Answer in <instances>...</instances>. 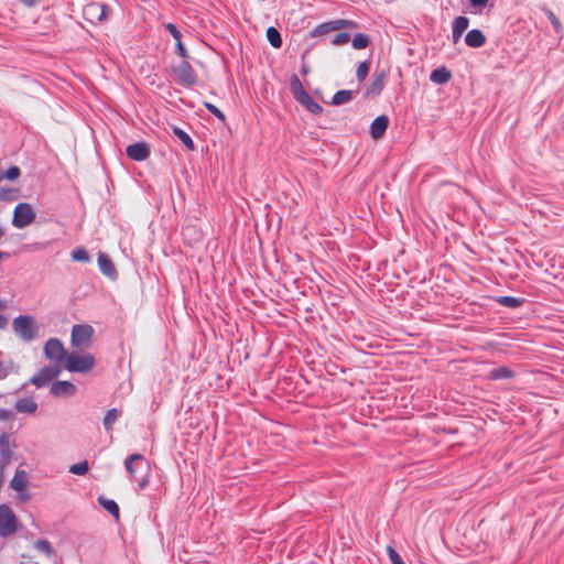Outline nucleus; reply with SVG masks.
Returning <instances> with one entry per match:
<instances>
[{
  "instance_id": "45",
  "label": "nucleus",
  "mask_w": 564,
  "mask_h": 564,
  "mask_svg": "<svg viewBox=\"0 0 564 564\" xmlns=\"http://www.w3.org/2000/svg\"><path fill=\"white\" fill-rule=\"evenodd\" d=\"M14 417V413L9 409H0V422L9 421Z\"/></svg>"
},
{
  "instance_id": "15",
  "label": "nucleus",
  "mask_w": 564,
  "mask_h": 564,
  "mask_svg": "<svg viewBox=\"0 0 564 564\" xmlns=\"http://www.w3.org/2000/svg\"><path fill=\"white\" fill-rule=\"evenodd\" d=\"M389 118L386 115L378 116L370 124L369 133L372 139L382 138L388 129Z\"/></svg>"
},
{
  "instance_id": "25",
  "label": "nucleus",
  "mask_w": 564,
  "mask_h": 564,
  "mask_svg": "<svg viewBox=\"0 0 564 564\" xmlns=\"http://www.w3.org/2000/svg\"><path fill=\"white\" fill-rule=\"evenodd\" d=\"M120 414L121 412L116 408H112L106 412L102 420V425L107 432L112 431L113 424L118 421Z\"/></svg>"
},
{
  "instance_id": "14",
  "label": "nucleus",
  "mask_w": 564,
  "mask_h": 564,
  "mask_svg": "<svg viewBox=\"0 0 564 564\" xmlns=\"http://www.w3.org/2000/svg\"><path fill=\"white\" fill-rule=\"evenodd\" d=\"M14 455V451L10 443V435L6 432L0 434V459L2 465H8Z\"/></svg>"
},
{
  "instance_id": "40",
  "label": "nucleus",
  "mask_w": 564,
  "mask_h": 564,
  "mask_svg": "<svg viewBox=\"0 0 564 564\" xmlns=\"http://www.w3.org/2000/svg\"><path fill=\"white\" fill-rule=\"evenodd\" d=\"M387 553L392 564H405L400 554L392 546L387 547Z\"/></svg>"
},
{
  "instance_id": "10",
  "label": "nucleus",
  "mask_w": 564,
  "mask_h": 564,
  "mask_svg": "<svg viewBox=\"0 0 564 564\" xmlns=\"http://www.w3.org/2000/svg\"><path fill=\"white\" fill-rule=\"evenodd\" d=\"M44 355L50 360L63 361L68 354L58 338H50L44 345Z\"/></svg>"
},
{
  "instance_id": "41",
  "label": "nucleus",
  "mask_w": 564,
  "mask_h": 564,
  "mask_svg": "<svg viewBox=\"0 0 564 564\" xmlns=\"http://www.w3.org/2000/svg\"><path fill=\"white\" fill-rule=\"evenodd\" d=\"M350 39V35L349 33L347 32H340V33H337L334 39L332 40V44L333 45H344L346 44Z\"/></svg>"
},
{
  "instance_id": "19",
  "label": "nucleus",
  "mask_w": 564,
  "mask_h": 564,
  "mask_svg": "<svg viewBox=\"0 0 564 564\" xmlns=\"http://www.w3.org/2000/svg\"><path fill=\"white\" fill-rule=\"evenodd\" d=\"M340 23H337L335 22V20H330V21H327V22H323L318 25H316L311 32H310V35L312 37H317V36H322V35H325L332 31H337V30H340Z\"/></svg>"
},
{
  "instance_id": "24",
  "label": "nucleus",
  "mask_w": 564,
  "mask_h": 564,
  "mask_svg": "<svg viewBox=\"0 0 564 564\" xmlns=\"http://www.w3.org/2000/svg\"><path fill=\"white\" fill-rule=\"evenodd\" d=\"M98 503L106 511H108L112 517H115L116 519H119L120 509H119L118 503L115 500L100 496V497H98Z\"/></svg>"
},
{
  "instance_id": "8",
  "label": "nucleus",
  "mask_w": 564,
  "mask_h": 564,
  "mask_svg": "<svg viewBox=\"0 0 564 564\" xmlns=\"http://www.w3.org/2000/svg\"><path fill=\"white\" fill-rule=\"evenodd\" d=\"M172 73L177 82L185 87H192L197 83V75L187 61H182L178 65L173 66Z\"/></svg>"
},
{
  "instance_id": "32",
  "label": "nucleus",
  "mask_w": 564,
  "mask_h": 564,
  "mask_svg": "<svg viewBox=\"0 0 564 564\" xmlns=\"http://www.w3.org/2000/svg\"><path fill=\"white\" fill-rule=\"evenodd\" d=\"M34 547L44 553L47 557H51L53 556L54 554V550H53V546L52 544L50 543V541L45 540V539H40L37 540L35 543H34Z\"/></svg>"
},
{
  "instance_id": "35",
  "label": "nucleus",
  "mask_w": 564,
  "mask_h": 564,
  "mask_svg": "<svg viewBox=\"0 0 564 564\" xmlns=\"http://www.w3.org/2000/svg\"><path fill=\"white\" fill-rule=\"evenodd\" d=\"M545 15L547 17L549 21L551 22L554 31L560 34L563 30L561 21L554 14V12L550 9H544Z\"/></svg>"
},
{
  "instance_id": "47",
  "label": "nucleus",
  "mask_w": 564,
  "mask_h": 564,
  "mask_svg": "<svg viewBox=\"0 0 564 564\" xmlns=\"http://www.w3.org/2000/svg\"><path fill=\"white\" fill-rule=\"evenodd\" d=\"M463 36V33L458 32V30H455L452 28V41L454 44H457Z\"/></svg>"
},
{
  "instance_id": "33",
  "label": "nucleus",
  "mask_w": 564,
  "mask_h": 564,
  "mask_svg": "<svg viewBox=\"0 0 564 564\" xmlns=\"http://www.w3.org/2000/svg\"><path fill=\"white\" fill-rule=\"evenodd\" d=\"M469 26V19L465 15L456 17L453 20L452 28L455 30H458V32L463 33L468 29Z\"/></svg>"
},
{
  "instance_id": "46",
  "label": "nucleus",
  "mask_w": 564,
  "mask_h": 564,
  "mask_svg": "<svg viewBox=\"0 0 564 564\" xmlns=\"http://www.w3.org/2000/svg\"><path fill=\"white\" fill-rule=\"evenodd\" d=\"M335 22L337 23H340V29H344V28H352L356 25V23L354 21H350V20H344V19H336Z\"/></svg>"
},
{
  "instance_id": "20",
  "label": "nucleus",
  "mask_w": 564,
  "mask_h": 564,
  "mask_svg": "<svg viewBox=\"0 0 564 564\" xmlns=\"http://www.w3.org/2000/svg\"><path fill=\"white\" fill-rule=\"evenodd\" d=\"M18 369L19 367L15 366L12 359L6 357V355L0 350V380L6 379L11 372H17Z\"/></svg>"
},
{
  "instance_id": "23",
  "label": "nucleus",
  "mask_w": 564,
  "mask_h": 564,
  "mask_svg": "<svg viewBox=\"0 0 564 564\" xmlns=\"http://www.w3.org/2000/svg\"><path fill=\"white\" fill-rule=\"evenodd\" d=\"M514 372L506 366L496 367L488 373L490 380H507L514 378Z\"/></svg>"
},
{
  "instance_id": "27",
  "label": "nucleus",
  "mask_w": 564,
  "mask_h": 564,
  "mask_svg": "<svg viewBox=\"0 0 564 564\" xmlns=\"http://www.w3.org/2000/svg\"><path fill=\"white\" fill-rule=\"evenodd\" d=\"M524 299L522 297H514V296H499L496 299V302L502 306L509 307V308H518L524 303Z\"/></svg>"
},
{
  "instance_id": "30",
  "label": "nucleus",
  "mask_w": 564,
  "mask_h": 564,
  "mask_svg": "<svg viewBox=\"0 0 564 564\" xmlns=\"http://www.w3.org/2000/svg\"><path fill=\"white\" fill-rule=\"evenodd\" d=\"M87 11L89 13H96L98 11L97 20L101 22L107 18L109 8L106 4L91 3L87 7Z\"/></svg>"
},
{
  "instance_id": "4",
  "label": "nucleus",
  "mask_w": 564,
  "mask_h": 564,
  "mask_svg": "<svg viewBox=\"0 0 564 564\" xmlns=\"http://www.w3.org/2000/svg\"><path fill=\"white\" fill-rule=\"evenodd\" d=\"M96 365L95 357L90 354L79 355L70 352L65 360V368L70 372L88 373Z\"/></svg>"
},
{
  "instance_id": "9",
  "label": "nucleus",
  "mask_w": 564,
  "mask_h": 564,
  "mask_svg": "<svg viewBox=\"0 0 564 564\" xmlns=\"http://www.w3.org/2000/svg\"><path fill=\"white\" fill-rule=\"evenodd\" d=\"M59 373L61 369L58 366H45L31 377L30 383L40 389L47 386L52 380L57 378Z\"/></svg>"
},
{
  "instance_id": "6",
  "label": "nucleus",
  "mask_w": 564,
  "mask_h": 564,
  "mask_svg": "<svg viewBox=\"0 0 564 564\" xmlns=\"http://www.w3.org/2000/svg\"><path fill=\"white\" fill-rule=\"evenodd\" d=\"M94 336V328L88 324H76L72 328V346L76 348H86L90 345Z\"/></svg>"
},
{
  "instance_id": "29",
  "label": "nucleus",
  "mask_w": 564,
  "mask_h": 564,
  "mask_svg": "<svg viewBox=\"0 0 564 564\" xmlns=\"http://www.w3.org/2000/svg\"><path fill=\"white\" fill-rule=\"evenodd\" d=\"M354 91L348 89H341L334 94L332 98L333 106H340L345 102H348L352 99Z\"/></svg>"
},
{
  "instance_id": "50",
  "label": "nucleus",
  "mask_w": 564,
  "mask_h": 564,
  "mask_svg": "<svg viewBox=\"0 0 564 564\" xmlns=\"http://www.w3.org/2000/svg\"><path fill=\"white\" fill-rule=\"evenodd\" d=\"M301 73L304 74V75L308 73V66L306 64L302 65Z\"/></svg>"
},
{
  "instance_id": "17",
  "label": "nucleus",
  "mask_w": 564,
  "mask_h": 564,
  "mask_svg": "<svg viewBox=\"0 0 564 564\" xmlns=\"http://www.w3.org/2000/svg\"><path fill=\"white\" fill-rule=\"evenodd\" d=\"M486 43V36L481 30L473 29L465 35V44L471 48H479Z\"/></svg>"
},
{
  "instance_id": "42",
  "label": "nucleus",
  "mask_w": 564,
  "mask_h": 564,
  "mask_svg": "<svg viewBox=\"0 0 564 564\" xmlns=\"http://www.w3.org/2000/svg\"><path fill=\"white\" fill-rule=\"evenodd\" d=\"M165 29L166 31L172 35V37L175 40V41H178V40H182V33L181 31L177 29V26L173 23H167L165 25Z\"/></svg>"
},
{
  "instance_id": "53",
  "label": "nucleus",
  "mask_w": 564,
  "mask_h": 564,
  "mask_svg": "<svg viewBox=\"0 0 564 564\" xmlns=\"http://www.w3.org/2000/svg\"><path fill=\"white\" fill-rule=\"evenodd\" d=\"M4 230L0 227V239L3 237Z\"/></svg>"
},
{
  "instance_id": "1",
  "label": "nucleus",
  "mask_w": 564,
  "mask_h": 564,
  "mask_svg": "<svg viewBox=\"0 0 564 564\" xmlns=\"http://www.w3.org/2000/svg\"><path fill=\"white\" fill-rule=\"evenodd\" d=\"M124 467L131 478L138 480L139 488L149 484L150 464L141 454H131L126 458Z\"/></svg>"
},
{
  "instance_id": "26",
  "label": "nucleus",
  "mask_w": 564,
  "mask_h": 564,
  "mask_svg": "<svg viewBox=\"0 0 564 564\" xmlns=\"http://www.w3.org/2000/svg\"><path fill=\"white\" fill-rule=\"evenodd\" d=\"M172 131L174 135H176L180 139V141L184 144L186 149H188L189 151L195 150V143L186 131L176 126L173 127Z\"/></svg>"
},
{
  "instance_id": "22",
  "label": "nucleus",
  "mask_w": 564,
  "mask_h": 564,
  "mask_svg": "<svg viewBox=\"0 0 564 564\" xmlns=\"http://www.w3.org/2000/svg\"><path fill=\"white\" fill-rule=\"evenodd\" d=\"M26 473L23 469H18L10 481V487L17 492H22L26 489Z\"/></svg>"
},
{
  "instance_id": "11",
  "label": "nucleus",
  "mask_w": 564,
  "mask_h": 564,
  "mask_svg": "<svg viewBox=\"0 0 564 564\" xmlns=\"http://www.w3.org/2000/svg\"><path fill=\"white\" fill-rule=\"evenodd\" d=\"M126 153L131 160L142 162L150 156L151 151L147 142L139 141L129 144L126 148Z\"/></svg>"
},
{
  "instance_id": "5",
  "label": "nucleus",
  "mask_w": 564,
  "mask_h": 564,
  "mask_svg": "<svg viewBox=\"0 0 564 564\" xmlns=\"http://www.w3.org/2000/svg\"><path fill=\"white\" fill-rule=\"evenodd\" d=\"M19 529V520L12 509L6 505H0V538L13 535Z\"/></svg>"
},
{
  "instance_id": "12",
  "label": "nucleus",
  "mask_w": 564,
  "mask_h": 564,
  "mask_svg": "<svg viewBox=\"0 0 564 564\" xmlns=\"http://www.w3.org/2000/svg\"><path fill=\"white\" fill-rule=\"evenodd\" d=\"M384 70H376L373 74L372 82L367 86L364 91V97L368 98L370 96H379L384 88Z\"/></svg>"
},
{
  "instance_id": "51",
  "label": "nucleus",
  "mask_w": 564,
  "mask_h": 564,
  "mask_svg": "<svg viewBox=\"0 0 564 564\" xmlns=\"http://www.w3.org/2000/svg\"><path fill=\"white\" fill-rule=\"evenodd\" d=\"M8 257H9V254L7 252L0 251V261Z\"/></svg>"
},
{
  "instance_id": "48",
  "label": "nucleus",
  "mask_w": 564,
  "mask_h": 564,
  "mask_svg": "<svg viewBox=\"0 0 564 564\" xmlns=\"http://www.w3.org/2000/svg\"><path fill=\"white\" fill-rule=\"evenodd\" d=\"M18 497L21 502H26L31 499V495L28 492L26 489H24V491L22 492H18Z\"/></svg>"
},
{
  "instance_id": "21",
  "label": "nucleus",
  "mask_w": 564,
  "mask_h": 564,
  "mask_svg": "<svg viewBox=\"0 0 564 564\" xmlns=\"http://www.w3.org/2000/svg\"><path fill=\"white\" fill-rule=\"evenodd\" d=\"M452 78V73L446 67H437L430 74V80L437 85H444Z\"/></svg>"
},
{
  "instance_id": "37",
  "label": "nucleus",
  "mask_w": 564,
  "mask_h": 564,
  "mask_svg": "<svg viewBox=\"0 0 564 564\" xmlns=\"http://www.w3.org/2000/svg\"><path fill=\"white\" fill-rule=\"evenodd\" d=\"M89 254L86 249L77 248L72 252V260L77 262H88Z\"/></svg>"
},
{
  "instance_id": "49",
  "label": "nucleus",
  "mask_w": 564,
  "mask_h": 564,
  "mask_svg": "<svg viewBox=\"0 0 564 564\" xmlns=\"http://www.w3.org/2000/svg\"><path fill=\"white\" fill-rule=\"evenodd\" d=\"M8 322L7 316L0 314V329H4L8 326Z\"/></svg>"
},
{
  "instance_id": "28",
  "label": "nucleus",
  "mask_w": 564,
  "mask_h": 564,
  "mask_svg": "<svg viewBox=\"0 0 564 564\" xmlns=\"http://www.w3.org/2000/svg\"><path fill=\"white\" fill-rule=\"evenodd\" d=\"M265 35L272 47L280 48L282 46V36L276 28L269 26L267 29Z\"/></svg>"
},
{
  "instance_id": "43",
  "label": "nucleus",
  "mask_w": 564,
  "mask_h": 564,
  "mask_svg": "<svg viewBox=\"0 0 564 564\" xmlns=\"http://www.w3.org/2000/svg\"><path fill=\"white\" fill-rule=\"evenodd\" d=\"M175 47H176V53H177L181 57H183V58H187V57H188L187 50H186V47L184 46V44H183L182 40L176 41Z\"/></svg>"
},
{
  "instance_id": "52",
  "label": "nucleus",
  "mask_w": 564,
  "mask_h": 564,
  "mask_svg": "<svg viewBox=\"0 0 564 564\" xmlns=\"http://www.w3.org/2000/svg\"><path fill=\"white\" fill-rule=\"evenodd\" d=\"M6 308V301L0 299V310Z\"/></svg>"
},
{
  "instance_id": "31",
  "label": "nucleus",
  "mask_w": 564,
  "mask_h": 564,
  "mask_svg": "<svg viewBox=\"0 0 564 564\" xmlns=\"http://www.w3.org/2000/svg\"><path fill=\"white\" fill-rule=\"evenodd\" d=\"M370 43V39L365 33H357L351 40V46L355 50H364L366 48Z\"/></svg>"
},
{
  "instance_id": "18",
  "label": "nucleus",
  "mask_w": 564,
  "mask_h": 564,
  "mask_svg": "<svg viewBox=\"0 0 564 564\" xmlns=\"http://www.w3.org/2000/svg\"><path fill=\"white\" fill-rule=\"evenodd\" d=\"M18 413L32 414L37 410V403L30 397L20 398L14 403Z\"/></svg>"
},
{
  "instance_id": "3",
  "label": "nucleus",
  "mask_w": 564,
  "mask_h": 564,
  "mask_svg": "<svg viewBox=\"0 0 564 564\" xmlns=\"http://www.w3.org/2000/svg\"><path fill=\"white\" fill-rule=\"evenodd\" d=\"M12 329L22 340L29 343L39 335V325L32 315H19L12 322Z\"/></svg>"
},
{
  "instance_id": "54",
  "label": "nucleus",
  "mask_w": 564,
  "mask_h": 564,
  "mask_svg": "<svg viewBox=\"0 0 564 564\" xmlns=\"http://www.w3.org/2000/svg\"><path fill=\"white\" fill-rule=\"evenodd\" d=\"M2 180V175L0 174V181Z\"/></svg>"
},
{
  "instance_id": "38",
  "label": "nucleus",
  "mask_w": 564,
  "mask_h": 564,
  "mask_svg": "<svg viewBox=\"0 0 564 564\" xmlns=\"http://www.w3.org/2000/svg\"><path fill=\"white\" fill-rule=\"evenodd\" d=\"M204 107L212 113L214 115L217 119H219L221 122H225L226 121V116L225 113L218 108L216 107L215 105L210 104V102H207L205 101L204 102Z\"/></svg>"
},
{
  "instance_id": "44",
  "label": "nucleus",
  "mask_w": 564,
  "mask_h": 564,
  "mask_svg": "<svg viewBox=\"0 0 564 564\" xmlns=\"http://www.w3.org/2000/svg\"><path fill=\"white\" fill-rule=\"evenodd\" d=\"M489 0H468L471 8L478 10L479 12L488 4Z\"/></svg>"
},
{
  "instance_id": "36",
  "label": "nucleus",
  "mask_w": 564,
  "mask_h": 564,
  "mask_svg": "<svg viewBox=\"0 0 564 564\" xmlns=\"http://www.w3.org/2000/svg\"><path fill=\"white\" fill-rule=\"evenodd\" d=\"M369 69H370V63L368 61H364V62L359 63L357 70H356L357 79L359 82H362L367 77Z\"/></svg>"
},
{
  "instance_id": "16",
  "label": "nucleus",
  "mask_w": 564,
  "mask_h": 564,
  "mask_svg": "<svg viewBox=\"0 0 564 564\" xmlns=\"http://www.w3.org/2000/svg\"><path fill=\"white\" fill-rule=\"evenodd\" d=\"M98 267L100 272L111 280H116L118 276L117 270L111 261V259L106 254L100 252L98 254Z\"/></svg>"
},
{
  "instance_id": "34",
  "label": "nucleus",
  "mask_w": 564,
  "mask_h": 564,
  "mask_svg": "<svg viewBox=\"0 0 564 564\" xmlns=\"http://www.w3.org/2000/svg\"><path fill=\"white\" fill-rule=\"evenodd\" d=\"M89 470V464L87 460H83L78 464H74L69 467L68 471L74 475L84 476Z\"/></svg>"
},
{
  "instance_id": "13",
  "label": "nucleus",
  "mask_w": 564,
  "mask_h": 564,
  "mask_svg": "<svg viewBox=\"0 0 564 564\" xmlns=\"http://www.w3.org/2000/svg\"><path fill=\"white\" fill-rule=\"evenodd\" d=\"M50 392L56 398H67L75 394L76 387L70 381H55L52 383Z\"/></svg>"
},
{
  "instance_id": "7",
  "label": "nucleus",
  "mask_w": 564,
  "mask_h": 564,
  "mask_svg": "<svg viewBox=\"0 0 564 564\" xmlns=\"http://www.w3.org/2000/svg\"><path fill=\"white\" fill-rule=\"evenodd\" d=\"M35 219V213L29 203H19L12 217V225L15 228L22 229L31 225Z\"/></svg>"
},
{
  "instance_id": "39",
  "label": "nucleus",
  "mask_w": 564,
  "mask_h": 564,
  "mask_svg": "<svg viewBox=\"0 0 564 564\" xmlns=\"http://www.w3.org/2000/svg\"><path fill=\"white\" fill-rule=\"evenodd\" d=\"M21 175V170L17 165H12L2 175V177L7 178L8 181H15Z\"/></svg>"
},
{
  "instance_id": "2",
  "label": "nucleus",
  "mask_w": 564,
  "mask_h": 564,
  "mask_svg": "<svg viewBox=\"0 0 564 564\" xmlns=\"http://www.w3.org/2000/svg\"><path fill=\"white\" fill-rule=\"evenodd\" d=\"M290 87L293 94L294 99L306 108L312 115H321L323 112V107L315 101L311 95L304 89L303 84L296 74H293L290 78Z\"/></svg>"
}]
</instances>
